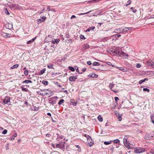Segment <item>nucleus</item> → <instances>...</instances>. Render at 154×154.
Wrapping results in <instances>:
<instances>
[{
  "instance_id": "nucleus-60",
  "label": "nucleus",
  "mask_w": 154,
  "mask_h": 154,
  "mask_svg": "<svg viewBox=\"0 0 154 154\" xmlns=\"http://www.w3.org/2000/svg\"><path fill=\"white\" fill-rule=\"evenodd\" d=\"M75 69L76 72H78L79 74H82L83 73L82 72H79V70L78 68H77V69L75 68Z\"/></svg>"
},
{
  "instance_id": "nucleus-39",
  "label": "nucleus",
  "mask_w": 154,
  "mask_h": 154,
  "mask_svg": "<svg viewBox=\"0 0 154 154\" xmlns=\"http://www.w3.org/2000/svg\"><path fill=\"white\" fill-rule=\"evenodd\" d=\"M47 67L49 69H54L53 68V65L52 64H48L47 66Z\"/></svg>"
},
{
  "instance_id": "nucleus-15",
  "label": "nucleus",
  "mask_w": 154,
  "mask_h": 154,
  "mask_svg": "<svg viewBox=\"0 0 154 154\" xmlns=\"http://www.w3.org/2000/svg\"><path fill=\"white\" fill-rule=\"evenodd\" d=\"M31 108L32 110L35 111H37L39 107L38 106L33 105L32 107H31Z\"/></svg>"
},
{
  "instance_id": "nucleus-14",
  "label": "nucleus",
  "mask_w": 154,
  "mask_h": 154,
  "mask_svg": "<svg viewBox=\"0 0 154 154\" xmlns=\"http://www.w3.org/2000/svg\"><path fill=\"white\" fill-rule=\"evenodd\" d=\"M87 141L89 142L88 144L90 147L91 146L94 145V141L93 140H92L91 137V138H89V140H87Z\"/></svg>"
},
{
  "instance_id": "nucleus-50",
  "label": "nucleus",
  "mask_w": 154,
  "mask_h": 154,
  "mask_svg": "<svg viewBox=\"0 0 154 154\" xmlns=\"http://www.w3.org/2000/svg\"><path fill=\"white\" fill-rule=\"evenodd\" d=\"M7 131H8L6 129H5L2 132V134H5L7 133Z\"/></svg>"
},
{
  "instance_id": "nucleus-31",
  "label": "nucleus",
  "mask_w": 154,
  "mask_h": 154,
  "mask_svg": "<svg viewBox=\"0 0 154 154\" xmlns=\"http://www.w3.org/2000/svg\"><path fill=\"white\" fill-rule=\"evenodd\" d=\"M68 68L72 72H74L75 71V69L72 66H69L68 67Z\"/></svg>"
},
{
  "instance_id": "nucleus-40",
  "label": "nucleus",
  "mask_w": 154,
  "mask_h": 154,
  "mask_svg": "<svg viewBox=\"0 0 154 154\" xmlns=\"http://www.w3.org/2000/svg\"><path fill=\"white\" fill-rule=\"evenodd\" d=\"M114 143H119L120 142L119 140L118 139H116L113 140Z\"/></svg>"
},
{
  "instance_id": "nucleus-16",
  "label": "nucleus",
  "mask_w": 154,
  "mask_h": 154,
  "mask_svg": "<svg viewBox=\"0 0 154 154\" xmlns=\"http://www.w3.org/2000/svg\"><path fill=\"white\" fill-rule=\"evenodd\" d=\"M88 76L89 77H90L92 78H96L98 77V75H97L95 74L94 73H91Z\"/></svg>"
},
{
  "instance_id": "nucleus-2",
  "label": "nucleus",
  "mask_w": 154,
  "mask_h": 154,
  "mask_svg": "<svg viewBox=\"0 0 154 154\" xmlns=\"http://www.w3.org/2000/svg\"><path fill=\"white\" fill-rule=\"evenodd\" d=\"M128 138L126 137H125L124 139H123V143L124 144L127 148H128V149H131L132 147L130 146H129V144H128V143L129 144V143L127 142V139Z\"/></svg>"
},
{
  "instance_id": "nucleus-56",
  "label": "nucleus",
  "mask_w": 154,
  "mask_h": 154,
  "mask_svg": "<svg viewBox=\"0 0 154 154\" xmlns=\"http://www.w3.org/2000/svg\"><path fill=\"white\" fill-rule=\"evenodd\" d=\"M141 65L139 63H137L136 65V67L137 68H139L141 67Z\"/></svg>"
},
{
  "instance_id": "nucleus-34",
  "label": "nucleus",
  "mask_w": 154,
  "mask_h": 154,
  "mask_svg": "<svg viewBox=\"0 0 154 154\" xmlns=\"http://www.w3.org/2000/svg\"><path fill=\"white\" fill-rule=\"evenodd\" d=\"M115 30H117L119 32L120 34L122 33V28H119L118 29H117Z\"/></svg>"
},
{
  "instance_id": "nucleus-20",
  "label": "nucleus",
  "mask_w": 154,
  "mask_h": 154,
  "mask_svg": "<svg viewBox=\"0 0 154 154\" xmlns=\"http://www.w3.org/2000/svg\"><path fill=\"white\" fill-rule=\"evenodd\" d=\"M89 45L87 44H85L83 45L82 47V49L83 50H86L87 49L89 48Z\"/></svg>"
},
{
  "instance_id": "nucleus-18",
  "label": "nucleus",
  "mask_w": 154,
  "mask_h": 154,
  "mask_svg": "<svg viewBox=\"0 0 154 154\" xmlns=\"http://www.w3.org/2000/svg\"><path fill=\"white\" fill-rule=\"evenodd\" d=\"M51 93L52 91L51 90H47L46 91L45 94L46 95H49V96H51L52 95H53V94H51Z\"/></svg>"
},
{
  "instance_id": "nucleus-54",
  "label": "nucleus",
  "mask_w": 154,
  "mask_h": 154,
  "mask_svg": "<svg viewBox=\"0 0 154 154\" xmlns=\"http://www.w3.org/2000/svg\"><path fill=\"white\" fill-rule=\"evenodd\" d=\"M144 79H142V80H140L139 82V84H142L143 82H144Z\"/></svg>"
},
{
  "instance_id": "nucleus-21",
  "label": "nucleus",
  "mask_w": 154,
  "mask_h": 154,
  "mask_svg": "<svg viewBox=\"0 0 154 154\" xmlns=\"http://www.w3.org/2000/svg\"><path fill=\"white\" fill-rule=\"evenodd\" d=\"M5 26L6 28L9 29H11L12 27V25L11 24L9 23L6 24Z\"/></svg>"
},
{
  "instance_id": "nucleus-17",
  "label": "nucleus",
  "mask_w": 154,
  "mask_h": 154,
  "mask_svg": "<svg viewBox=\"0 0 154 154\" xmlns=\"http://www.w3.org/2000/svg\"><path fill=\"white\" fill-rule=\"evenodd\" d=\"M60 40L59 39H54L52 41V42L53 44L57 43H59Z\"/></svg>"
},
{
  "instance_id": "nucleus-49",
  "label": "nucleus",
  "mask_w": 154,
  "mask_h": 154,
  "mask_svg": "<svg viewBox=\"0 0 154 154\" xmlns=\"http://www.w3.org/2000/svg\"><path fill=\"white\" fill-rule=\"evenodd\" d=\"M57 135L58 136L57 138H59V139H62L63 137V136L60 135H59V134H57Z\"/></svg>"
},
{
  "instance_id": "nucleus-52",
  "label": "nucleus",
  "mask_w": 154,
  "mask_h": 154,
  "mask_svg": "<svg viewBox=\"0 0 154 154\" xmlns=\"http://www.w3.org/2000/svg\"><path fill=\"white\" fill-rule=\"evenodd\" d=\"M22 90L23 91H28V90L27 88H25L23 87L22 88Z\"/></svg>"
},
{
  "instance_id": "nucleus-27",
  "label": "nucleus",
  "mask_w": 154,
  "mask_h": 154,
  "mask_svg": "<svg viewBox=\"0 0 154 154\" xmlns=\"http://www.w3.org/2000/svg\"><path fill=\"white\" fill-rule=\"evenodd\" d=\"M122 33L127 32H128L127 27H123Z\"/></svg>"
},
{
  "instance_id": "nucleus-42",
  "label": "nucleus",
  "mask_w": 154,
  "mask_h": 154,
  "mask_svg": "<svg viewBox=\"0 0 154 154\" xmlns=\"http://www.w3.org/2000/svg\"><path fill=\"white\" fill-rule=\"evenodd\" d=\"M106 63L107 65H109V66H112L113 67H114V65H113L112 64V63H111V62H107Z\"/></svg>"
},
{
  "instance_id": "nucleus-59",
  "label": "nucleus",
  "mask_w": 154,
  "mask_h": 154,
  "mask_svg": "<svg viewBox=\"0 0 154 154\" xmlns=\"http://www.w3.org/2000/svg\"><path fill=\"white\" fill-rule=\"evenodd\" d=\"M90 29V30H94L95 28V27L94 26H92L91 27H89Z\"/></svg>"
},
{
  "instance_id": "nucleus-22",
  "label": "nucleus",
  "mask_w": 154,
  "mask_h": 154,
  "mask_svg": "<svg viewBox=\"0 0 154 154\" xmlns=\"http://www.w3.org/2000/svg\"><path fill=\"white\" fill-rule=\"evenodd\" d=\"M117 68L119 70H121L123 72H125L127 70L126 68H123V67H117Z\"/></svg>"
},
{
  "instance_id": "nucleus-8",
  "label": "nucleus",
  "mask_w": 154,
  "mask_h": 154,
  "mask_svg": "<svg viewBox=\"0 0 154 154\" xmlns=\"http://www.w3.org/2000/svg\"><path fill=\"white\" fill-rule=\"evenodd\" d=\"M147 65L149 66L153 67L154 66V63L151 60H149L146 62Z\"/></svg>"
},
{
  "instance_id": "nucleus-41",
  "label": "nucleus",
  "mask_w": 154,
  "mask_h": 154,
  "mask_svg": "<svg viewBox=\"0 0 154 154\" xmlns=\"http://www.w3.org/2000/svg\"><path fill=\"white\" fill-rule=\"evenodd\" d=\"M4 12L6 14L8 15H9L10 14L9 13L8 11L7 8L5 9V10H4Z\"/></svg>"
},
{
  "instance_id": "nucleus-26",
  "label": "nucleus",
  "mask_w": 154,
  "mask_h": 154,
  "mask_svg": "<svg viewBox=\"0 0 154 154\" xmlns=\"http://www.w3.org/2000/svg\"><path fill=\"white\" fill-rule=\"evenodd\" d=\"M46 71V69L44 68L40 70L39 72V74L40 75H41L43 74Z\"/></svg>"
},
{
  "instance_id": "nucleus-11",
  "label": "nucleus",
  "mask_w": 154,
  "mask_h": 154,
  "mask_svg": "<svg viewBox=\"0 0 154 154\" xmlns=\"http://www.w3.org/2000/svg\"><path fill=\"white\" fill-rule=\"evenodd\" d=\"M120 55V57H122L125 58H127L128 56V55L127 54H126V53L122 51H121Z\"/></svg>"
},
{
  "instance_id": "nucleus-1",
  "label": "nucleus",
  "mask_w": 154,
  "mask_h": 154,
  "mask_svg": "<svg viewBox=\"0 0 154 154\" xmlns=\"http://www.w3.org/2000/svg\"><path fill=\"white\" fill-rule=\"evenodd\" d=\"M65 143V142H60L59 143L56 144V146L61 149L63 150L65 149L64 144Z\"/></svg>"
},
{
  "instance_id": "nucleus-62",
  "label": "nucleus",
  "mask_w": 154,
  "mask_h": 154,
  "mask_svg": "<svg viewBox=\"0 0 154 154\" xmlns=\"http://www.w3.org/2000/svg\"><path fill=\"white\" fill-rule=\"evenodd\" d=\"M69 37V35L68 34H66L65 35V37L68 38Z\"/></svg>"
},
{
  "instance_id": "nucleus-64",
  "label": "nucleus",
  "mask_w": 154,
  "mask_h": 154,
  "mask_svg": "<svg viewBox=\"0 0 154 154\" xmlns=\"http://www.w3.org/2000/svg\"><path fill=\"white\" fill-rule=\"evenodd\" d=\"M152 17H147L146 18L148 19H150V18H154V15H151Z\"/></svg>"
},
{
  "instance_id": "nucleus-36",
  "label": "nucleus",
  "mask_w": 154,
  "mask_h": 154,
  "mask_svg": "<svg viewBox=\"0 0 154 154\" xmlns=\"http://www.w3.org/2000/svg\"><path fill=\"white\" fill-rule=\"evenodd\" d=\"M49 36H50V35H48L47 36H46V37L45 38V42L48 43V42H50V41H49L48 39V38L49 37Z\"/></svg>"
},
{
  "instance_id": "nucleus-43",
  "label": "nucleus",
  "mask_w": 154,
  "mask_h": 154,
  "mask_svg": "<svg viewBox=\"0 0 154 154\" xmlns=\"http://www.w3.org/2000/svg\"><path fill=\"white\" fill-rule=\"evenodd\" d=\"M130 9L133 11V13H135L137 11V10L135 9L133 7H131Z\"/></svg>"
},
{
  "instance_id": "nucleus-10",
  "label": "nucleus",
  "mask_w": 154,
  "mask_h": 154,
  "mask_svg": "<svg viewBox=\"0 0 154 154\" xmlns=\"http://www.w3.org/2000/svg\"><path fill=\"white\" fill-rule=\"evenodd\" d=\"M77 75L75 76H71L69 78V80L70 82H73L77 79Z\"/></svg>"
},
{
  "instance_id": "nucleus-30",
  "label": "nucleus",
  "mask_w": 154,
  "mask_h": 154,
  "mask_svg": "<svg viewBox=\"0 0 154 154\" xmlns=\"http://www.w3.org/2000/svg\"><path fill=\"white\" fill-rule=\"evenodd\" d=\"M17 134L16 133H15L13 135L12 137L10 138V140L11 141H13L14 139V137H17Z\"/></svg>"
},
{
  "instance_id": "nucleus-53",
  "label": "nucleus",
  "mask_w": 154,
  "mask_h": 154,
  "mask_svg": "<svg viewBox=\"0 0 154 154\" xmlns=\"http://www.w3.org/2000/svg\"><path fill=\"white\" fill-rule=\"evenodd\" d=\"M115 100L116 103V104H117V101L119 100V98L118 97H115Z\"/></svg>"
},
{
  "instance_id": "nucleus-35",
  "label": "nucleus",
  "mask_w": 154,
  "mask_h": 154,
  "mask_svg": "<svg viewBox=\"0 0 154 154\" xmlns=\"http://www.w3.org/2000/svg\"><path fill=\"white\" fill-rule=\"evenodd\" d=\"M42 83L45 85H48V82L47 81L43 80L42 81Z\"/></svg>"
},
{
  "instance_id": "nucleus-13",
  "label": "nucleus",
  "mask_w": 154,
  "mask_h": 154,
  "mask_svg": "<svg viewBox=\"0 0 154 154\" xmlns=\"http://www.w3.org/2000/svg\"><path fill=\"white\" fill-rule=\"evenodd\" d=\"M10 97H6V98L4 99L3 102L5 104H7L10 101Z\"/></svg>"
},
{
  "instance_id": "nucleus-37",
  "label": "nucleus",
  "mask_w": 154,
  "mask_h": 154,
  "mask_svg": "<svg viewBox=\"0 0 154 154\" xmlns=\"http://www.w3.org/2000/svg\"><path fill=\"white\" fill-rule=\"evenodd\" d=\"M111 143V141H105L104 142V143L105 145H108Z\"/></svg>"
},
{
  "instance_id": "nucleus-33",
  "label": "nucleus",
  "mask_w": 154,
  "mask_h": 154,
  "mask_svg": "<svg viewBox=\"0 0 154 154\" xmlns=\"http://www.w3.org/2000/svg\"><path fill=\"white\" fill-rule=\"evenodd\" d=\"M114 84H113L110 83L109 84V88H110V89L112 90V91H114L115 92H116V91H114L112 89V88L114 87Z\"/></svg>"
},
{
  "instance_id": "nucleus-23",
  "label": "nucleus",
  "mask_w": 154,
  "mask_h": 154,
  "mask_svg": "<svg viewBox=\"0 0 154 154\" xmlns=\"http://www.w3.org/2000/svg\"><path fill=\"white\" fill-rule=\"evenodd\" d=\"M114 36L115 37V38L116 40L118 39V38H119L121 36V35H120V33H119L115 35H114Z\"/></svg>"
},
{
  "instance_id": "nucleus-46",
  "label": "nucleus",
  "mask_w": 154,
  "mask_h": 154,
  "mask_svg": "<svg viewBox=\"0 0 154 154\" xmlns=\"http://www.w3.org/2000/svg\"><path fill=\"white\" fill-rule=\"evenodd\" d=\"M66 41H68L69 43H71L73 41V40L72 39H69L66 40Z\"/></svg>"
},
{
  "instance_id": "nucleus-48",
  "label": "nucleus",
  "mask_w": 154,
  "mask_h": 154,
  "mask_svg": "<svg viewBox=\"0 0 154 154\" xmlns=\"http://www.w3.org/2000/svg\"><path fill=\"white\" fill-rule=\"evenodd\" d=\"M131 0H128V1L127 2L128 4H126V6H128L131 4Z\"/></svg>"
},
{
  "instance_id": "nucleus-29",
  "label": "nucleus",
  "mask_w": 154,
  "mask_h": 154,
  "mask_svg": "<svg viewBox=\"0 0 154 154\" xmlns=\"http://www.w3.org/2000/svg\"><path fill=\"white\" fill-rule=\"evenodd\" d=\"M32 82V81L29 80H26L23 82V83L25 84H27L29 83H31Z\"/></svg>"
},
{
  "instance_id": "nucleus-38",
  "label": "nucleus",
  "mask_w": 154,
  "mask_h": 154,
  "mask_svg": "<svg viewBox=\"0 0 154 154\" xmlns=\"http://www.w3.org/2000/svg\"><path fill=\"white\" fill-rule=\"evenodd\" d=\"M84 136L87 138V140H89V138H91V137L88 135H87V134H85L84 135Z\"/></svg>"
},
{
  "instance_id": "nucleus-24",
  "label": "nucleus",
  "mask_w": 154,
  "mask_h": 154,
  "mask_svg": "<svg viewBox=\"0 0 154 154\" xmlns=\"http://www.w3.org/2000/svg\"><path fill=\"white\" fill-rule=\"evenodd\" d=\"M100 65V63L98 62H94L93 63V65L92 66V67H93L94 66H99Z\"/></svg>"
},
{
  "instance_id": "nucleus-12",
  "label": "nucleus",
  "mask_w": 154,
  "mask_h": 154,
  "mask_svg": "<svg viewBox=\"0 0 154 154\" xmlns=\"http://www.w3.org/2000/svg\"><path fill=\"white\" fill-rule=\"evenodd\" d=\"M69 102L70 105H72L74 106L76 105L77 102L75 101V100L74 99H71Z\"/></svg>"
},
{
  "instance_id": "nucleus-45",
  "label": "nucleus",
  "mask_w": 154,
  "mask_h": 154,
  "mask_svg": "<svg viewBox=\"0 0 154 154\" xmlns=\"http://www.w3.org/2000/svg\"><path fill=\"white\" fill-rule=\"evenodd\" d=\"M151 120L152 122L154 124V116H151Z\"/></svg>"
},
{
  "instance_id": "nucleus-44",
  "label": "nucleus",
  "mask_w": 154,
  "mask_h": 154,
  "mask_svg": "<svg viewBox=\"0 0 154 154\" xmlns=\"http://www.w3.org/2000/svg\"><path fill=\"white\" fill-rule=\"evenodd\" d=\"M121 51H118L116 52V55L120 57V54H121Z\"/></svg>"
},
{
  "instance_id": "nucleus-19",
  "label": "nucleus",
  "mask_w": 154,
  "mask_h": 154,
  "mask_svg": "<svg viewBox=\"0 0 154 154\" xmlns=\"http://www.w3.org/2000/svg\"><path fill=\"white\" fill-rule=\"evenodd\" d=\"M36 38V37H35V38H33L31 39L29 41H28L26 42V44H31L33 42H34L35 41V40Z\"/></svg>"
},
{
  "instance_id": "nucleus-3",
  "label": "nucleus",
  "mask_w": 154,
  "mask_h": 154,
  "mask_svg": "<svg viewBox=\"0 0 154 154\" xmlns=\"http://www.w3.org/2000/svg\"><path fill=\"white\" fill-rule=\"evenodd\" d=\"M58 97H52L50 98L49 99H48L49 102H48L51 104L54 105L57 102V100H52L53 99H56L58 98Z\"/></svg>"
},
{
  "instance_id": "nucleus-61",
  "label": "nucleus",
  "mask_w": 154,
  "mask_h": 154,
  "mask_svg": "<svg viewBox=\"0 0 154 154\" xmlns=\"http://www.w3.org/2000/svg\"><path fill=\"white\" fill-rule=\"evenodd\" d=\"M87 64L89 65H90L92 64V63L91 61H89L87 62Z\"/></svg>"
},
{
  "instance_id": "nucleus-25",
  "label": "nucleus",
  "mask_w": 154,
  "mask_h": 154,
  "mask_svg": "<svg viewBox=\"0 0 154 154\" xmlns=\"http://www.w3.org/2000/svg\"><path fill=\"white\" fill-rule=\"evenodd\" d=\"M97 119L100 122H102L103 121V118L100 115H99Z\"/></svg>"
},
{
  "instance_id": "nucleus-9",
  "label": "nucleus",
  "mask_w": 154,
  "mask_h": 154,
  "mask_svg": "<svg viewBox=\"0 0 154 154\" xmlns=\"http://www.w3.org/2000/svg\"><path fill=\"white\" fill-rule=\"evenodd\" d=\"M2 36L3 37L6 38H9L11 37V34H9L4 32H2Z\"/></svg>"
},
{
  "instance_id": "nucleus-55",
  "label": "nucleus",
  "mask_w": 154,
  "mask_h": 154,
  "mask_svg": "<svg viewBox=\"0 0 154 154\" xmlns=\"http://www.w3.org/2000/svg\"><path fill=\"white\" fill-rule=\"evenodd\" d=\"M143 90L144 91H147L148 92H149V89L148 88H143Z\"/></svg>"
},
{
  "instance_id": "nucleus-32",
  "label": "nucleus",
  "mask_w": 154,
  "mask_h": 154,
  "mask_svg": "<svg viewBox=\"0 0 154 154\" xmlns=\"http://www.w3.org/2000/svg\"><path fill=\"white\" fill-rule=\"evenodd\" d=\"M64 100L63 99H60L59 100V102L58 103V105H60L64 103Z\"/></svg>"
},
{
  "instance_id": "nucleus-28",
  "label": "nucleus",
  "mask_w": 154,
  "mask_h": 154,
  "mask_svg": "<svg viewBox=\"0 0 154 154\" xmlns=\"http://www.w3.org/2000/svg\"><path fill=\"white\" fill-rule=\"evenodd\" d=\"M19 66L18 64H15L13 66L11 67V69H13L15 68H17Z\"/></svg>"
},
{
  "instance_id": "nucleus-5",
  "label": "nucleus",
  "mask_w": 154,
  "mask_h": 154,
  "mask_svg": "<svg viewBox=\"0 0 154 154\" xmlns=\"http://www.w3.org/2000/svg\"><path fill=\"white\" fill-rule=\"evenodd\" d=\"M46 17L44 16L42 17H40V18L39 19L37 20V23L39 24L45 21L46 19Z\"/></svg>"
},
{
  "instance_id": "nucleus-63",
  "label": "nucleus",
  "mask_w": 154,
  "mask_h": 154,
  "mask_svg": "<svg viewBox=\"0 0 154 154\" xmlns=\"http://www.w3.org/2000/svg\"><path fill=\"white\" fill-rule=\"evenodd\" d=\"M127 28L128 31V30H132L133 28H132V27H127Z\"/></svg>"
},
{
  "instance_id": "nucleus-6",
  "label": "nucleus",
  "mask_w": 154,
  "mask_h": 154,
  "mask_svg": "<svg viewBox=\"0 0 154 154\" xmlns=\"http://www.w3.org/2000/svg\"><path fill=\"white\" fill-rule=\"evenodd\" d=\"M114 113L116 115V116L118 118V120L119 121H121L122 119V118L121 117L122 114H120L119 112L117 111H114Z\"/></svg>"
},
{
  "instance_id": "nucleus-58",
  "label": "nucleus",
  "mask_w": 154,
  "mask_h": 154,
  "mask_svg": "<svg viewBox=\"0 0 154 154\" xmlns=\"http://www.w3.org/2000/svg\"><path fill=\"white\" fill-rule=\"evenodd\" d=\"M91 11H89L87 12H86L85 13H81V14H79V15H84V14H87L88 13H89L90 12H91Z\"/></svg>"
},
{
  "instance_id": "nucleus-4",
  "label": "nucleus",
  "mask_w": 154,
  "mask_h": 154,
  "mask_svg": "<svg viewBox=\"0 0 154 154\" xmlns=\"http://www.w3.org/2000/svg\"><path fill=\"white\" fill-rule=\"evenodd\" d=\"M145 151V149L143 148L140 147L139 149L135 148L134 151L136 153H140L144 152Z\"/></svg>"
},
{
  "instance_id": "nucleus-57",
  "label": "nucleus",
  "mask_w": 154,
  "mask_h": 154,
  "mask_svg": "<svg viewBox=\"0 0 154 154\" xmlns=\"http://www.w3.org/2000/svg\"><path fill=\"white\" fill-rule=\"evenodd\" d=\"M28 70H25L24 72V74L25 75H28Z\"/></svg>"
},
{
  "instance_id": "nucleus-51",
  "label": "nucleus",
  "mask_w": 154,
  "mask_h": 154,
  "mask_svg": "<svg viewBox=\"0 0 154 154\" xmlns=\"http://www.w3.org/2000/svg\"><path fill=\"white\" fill-rule=\"evenodd\" d=\"M75 146L78 148L79 149H78V151L79 152H80L81 151V150L80 146L79 145H76Z\"/></svg>"
},
{
  "instance_id": "nucleus-7",
  "label": "nucleus",
  "mask_w": 154,
  "mask_h": 154,
  "mask_svg": "<svg viewBox=\"0 0 154 154\" xmlns=\"http://www.w3.org/2000/svg\"><path fill=\"white\" fill-rule=\"evenodd\" d=\"M153 135L149 134H147L144 137V139L146 140H150L152 139Z\"/></svg>"
},
{
  "instance_id": "nucleus-47",
  "label": "nucleus",
  "mask_w": 154,
  "mask_h": 154,
  "mask_svg": "<svg viewBox=\"0 0 154 154\" xmlns=\"http://www.w3.org/2000/svg\"><path fill=\"white\" fill-rule=\"evenodd\" d=\"M80 39H85V36L82 35H80Z\"/></svg>"
}]
</instances>
